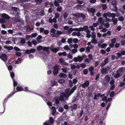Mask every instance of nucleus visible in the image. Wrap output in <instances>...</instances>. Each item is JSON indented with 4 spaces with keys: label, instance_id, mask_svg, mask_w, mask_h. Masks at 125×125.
<instances>
[{
    "label": "nucleus",
    "instance_id": "nucleus-1",
    "mask_svg": "<svg viewBox=\"0 0 125 125\" xmlns=\"http://www.w3.org/2000/svg\"><path fill=\"white\" fill-rule=\"evenodd\" d=\"M76 89V86H75L72 89L69 88L65 90V93L64 92L61 93L60 94V97H55L53 102L55 103V105L59 103V100L61 101H63L66 100H67L68 97Z\"/></svg>",
    "mask_w": 125,
    "mask_h": 125
},
{
    "label": "nucleus",
    "instance_id": "nucleus-2",
    "mask_svg": "<svg viewBox=\"0 0 125 125\" xmlns=\"http://www.w3.org/2000/svg\"><path fill=\"white\" fill-rule=\"evenodd\" d=\"M14 76L13 77V78H12L13 79V86L14 87V89H15V86H16L17 85V83L13 79V78H14ZM17 91L15 90H14V92H12L10 94L9 96L7 98H6L4 100V102H3V107L4 109V111H5V104L6 103V101L8 100V98H9L10 96H11L14 93L17 92L18 91H21L23 90V88H22V87L20 86H18L16 88ZM4 111L2 113H3Z\"/></svg>",
    "mask_w": 125,
    "mask_h": 125
},
{
    "label": "nucleus",
    "instance_id": "nucleus-3",
    "mask_svg": "<svg viewBox=\"0 0 125 125\" xmlns=\"http://www.w3.org/2000/svg\"><path fill=\"white\" fill-rule=\"evenodd\" d=\"M0 58L5 62L7 67L8 70L10 71V76L11 78H13V77L14 76V74L11 71L12 69V66L10 65L9 64H8L7 62H6L7 60V55L5 54H3L1 56H0Z\"/></svg>",
    "mask_w": 125,
    "mask_h": 125
},
{
    "label": "nucleus",
    "instance_id": "nucleus-4",
    "mask_svg": "<svg viewBox=\"0 0 125 125\" xmlns=\"http://www.w3.org/2000/svg\"><path fill=\"white\" fill-rule=\"evenodd\" d=\"M1 17L0 18V23H8L9 22L10 17L7 14L4 13L1 14Z\"/></svg>",
    "mask_w": 125,
    "mask_h": 125
},
{
    "label": "nucleus",
    "instance_id": "nucleus-5",
    "mask_svg": "<svg viewBox=\"0 0 125 125\" xmlns=\"http://www.w3.org/2000/svg\"><path fill=\"white\" fill-rule=\"evenodd\" d=\"M62 33V32L61 31H57L56 32V30L53 28L51 30V34L52 36L53 37L58 38L60 35Z\"/></svg>",
    "mask_w": 125,
    "mask_h": 125
},
{
    "label": "nucleus",
    "instance_id": "nucleus-6",
    "mask_svg": "<svg viewBox=\"0 0 125 125\" xmlns=\"http://www.w3.org/2000/svg\"><path fill=\"white\" fill-rule=\"evenodd\" d=\"M11 9V12H12V13L13 15L16 16L19 15L20 10L18 9L15 7H12Z\"/></svg>",
    "mask_w": 125,
    "mask_h": 125
},
{
    "label": "nucleus",
    "instance_id": "nucleus-7",
    "mask_svg": "<svg viewBox=\"0 0 125 125\" xmlns=\"http://www.w3.org/2000/svg\"><path fill=\"white\" fill-rule=\"evenodd\" d=\"M47 104L49 106L50 108L51 109L52 115H54L56 112L55 107L54 106H52L51 103L50 102H47Z\"/></svg>",
    "mask_w": 125,
    "mask_h": 125
},
{
    "label": "nucleus",
    "instance_id": "nucleus-8",
    "mask_svg": "<svg viewBox=\"0 0 125 125\" xmlns=\"http://www.w3.org/2000/svg\"><path fill=\"white\" fill-rule=\"evenodd\" d=\"M87 10L90 14L92 13V16H94L96 10L95 8H89L87 9Z\"/></svg>",
    "mask_w": 125,
    "mask_h": 125
},
{
    "label": "nucleus",
    "instance_id": "nucleus-9",
    "mask_svg": "<svg viewBox=\"0 0 125 125\" xmlns=\"http://www.w3.org/2000/svg\"><path fill=\"white\" fill-rule=\"evenodd\" d=\"M49 48L47 47H43L42 46H40L37 47V49L39 50H42L43 51H45L47 52V53H49Z\"/></svg>",
    "mask_w": 125,
    "mask_h": 125
},
{
    "label": "nucleus",
    "instance_id": "nucleus-10",
    "mask_svg": "<svg viewBox=\"0 0 125 125\" xmlns=\"http://www.w3.org/2000/svg\"><path fill=\"white\" fill-rule=\"evenodd\" d=\"M83 58L82 56L79 55L77 57H74L73 60L75 62H80L83 61Z\"/></svg>",
    "mask_w": 125,
    "mask_h": 125
},
{
    "label": "nucleus",
    "instance_id": "nucleus-11",
    "mask_svg": "<svg viewBox=\"0 0 125 125\" xmlns=\"http://www.w3.org/2000/svg\"><path fill=\"white\" fill-rule=\"evenodd\" d=\"M88 27L87 26H83V27H80L79 28H75V30L76 31H84L88 30Z\"/></svg>",
    "mask_w": 125,
    "mask_h": 125
},
{
    "label": "nucleus",
    "instance_id": "nucleus-12",
    "mask_svg": "<svg viewBox=\"0 0 125 125\" xmlns=\"http://www.w3.org/2000/svg\"><path fill=\"white\" fill-rule=\"evenodd\" d=\"M111 15V13L110 12H107L106 13H104L103 14V16L105 17L106 19V21H109L110 20L107 18V17H110Z\"/></svg>",
    "mask_w": 125,
    "mask_h": 125
},
{
    "label": "nucleus",
    "instance_id": "nucleus-13",
    "mask_svg": "<svg viewBox=\"0 0 125 125\" xmlns=\"http://www.w3.org/2000/svg\"><path fill=\"white\" fill-rule=\"evenodd\" d=\"M109 59L108 58H106L102 62L101 64V66L103 67L106 64L109 63Z\"/></svg>",
    "mask_w": 125,
    "mask_h": 125
},
{
    "label": "nucleus",
    "instance_id": "nucleus-14",
    "mask_svg": "<svg viewBox=\"0 0 125 125\" xmlns=\"http://www.w3.org/2000/svg\"><path fill=\"white\" fill-rule=\"evenodd\" d=\"M54 122V119L53 117H50V120L47 121L43 123H46L47 125H52Z\"/></svg>",
    "mask_w": 125,
    "mask_h": 125
},
{
    "label": "nucleus",
    "instance_id": "nucleus-15",
    "mask_svg": "<svg viewBox=\"0 0 125 125\" xmlns=\"http://www.w3.org/2000/svg\"><path fill=\"white\" fill-rule=\"evenodd\" d=\"M17 16H18L17 17H16L12 18V21H13L14 23L20 22L21 21V19L20 18L19 15ZM12 22H13V21H12Z\"/></svg>",
    "mask_w": 125,
    "mask_h": 125
},
{
    "label": "nucleus",
    "instance_id": "nucleus-16",
    "mask_svg": "<svg viewBox=\"0 0 125 125\" xmlns=\"http://www.w3.org/2000/svg\"><path fill=\"white\" fill-rule=\"evenodd\" d=\"M40 32L41 33H43L45 34H47L49 33L48 30H45L44 28H41L40 29Z\"/></svg>",
    "mask_w": 125,
    "mask_h": 125
},
{
    "label": "nucleus",
    "instance_id": "nucleus-17",
    "mask_svg": "<svg viewBox=\"0 0 125 125\" xmlns=\"http://www.w3.org/2000/svg\"><path fill=\"white\" fill-rule=\"evenodd\" d=\"M99 24L98 22L94 23L93 24L92 26H90L89 27V28H91V30L94 31L95 29V27L97 26Z\"/></svg>",
    "mask_w": 125,
    "mask_h": 125
},
{
    "label": "nucleus",
    "instance_id": "nucleus-18",
    "mask_svg": "<svg viewBox=\"0 0 125 125\" xmlns=\"http://www.w3.org/2000/svg\"><path fill=\"white\" fill-rule=\"evenodd\" d=\"M59 68L57 66H55L54 67L53 73L54 75H56L58 73Z\"/></svg>",
    "mask_w": 125,
    "mask_h": 125
},
{
    "label": "nucleus",
    "instance_id": "nucleus-19",
    "mask_svg": "<svg viewBox=\"0 0 125 125\" xmlns=\"http://www.w3.org/2000/svg\"><path fill=\"white\" fill-rule=\"evenodd\" d=\"M110 80V78L108 75L106 76L104 78V80L103 81L104 84L105 85L106 83H108Z\"/></svg>",
    "mask_w": 125,
    "mask_h": 125
},
{
    "label": "nucleus",
    "instance_id": "nucleus-20",
    "mask_svg": "<svg viewBox=\"0 0 125 125\" xmlns=\"http://www.w3.org/2000/svg\"><path fill=\"white\" fill-rule=\"evenodd\" d=\"M49 49H50L53 52L56 53L59 51V47H49Z\"/></svg>",
    "mask_w": 125,
    "mask_h": 125
},
{
    "label": "nucleus",
    "instance_id": "nucleus-21",
    "mask_svg": "<svg viewBox=\"0 0 125 125\" xmlns=\"http://www.w3.org/2000/svg\"><path fill=\"white\" fill-rule=\"evenodd\" d=\"M89 84V83L88 81H87L81 84V86H82L83 88H85L86 87L88 86Z\"/></svg>",
    "mask_w": 125,
    "mask_h": 125
},
{
    "label": "nucleus",
    "instance_id": "nucleus-22",
    "mask_svg": "<svg viewBox=\"0 0 125 125\" xmlns=\"http://www.w3.org/2000/svg\"><path fill=\"white\" fill-rule=\"evenodd\" d=\"M35 49H32L30 50H27L25 51V53L27 54H29L31 53L34 52L35 51Z\"/></svg>",
    "mask_w": 125,
    "mask_h": 125
},
{
    "label": "nucleus",
    "instance_id": "nucleus-23",
    "mask_svg": "<svg viewBox=\"0 0 125 125\" xmlns=\"http://www.w3.org/2000/svg\"><path fill=\"white\" fill-rule=\"evenodd\" d=\"M125 71V68L123 67L120 68L117 71V72L120 74L123 73Z\"/></svg>",
    "mask_w": 125,
    "mask_h": 125
},
{
    "label": "nucleus",
    "instance_id": "nucleus-24",
    "mask_svg": "<svg viewBox=\"0 0 125 125\" xmlns=\"http://www.w3.org/2000/svg\"><path fill=\"white\" fill-rule=\"evenodd\" d=\"M59 62L62 65H68V63L65 62L64 59L62 58L59 59Z\"/></svg>",
    "mask_w": 125,
    "mask_h": 125
},
{
    "label": "nucleus",
    "instance_id": "nucleus-25",
    "mask_svg": "<svg viewBox=\"0 0 125 125\" xmlns=\"http://www.w3.org/2000/svg\"><path fill=\"white\" fill-rule=\"evenodd\" d=\"M77 107V105L75 104H74L70 106L71 111L73 112L75 111Z\"/></svg>",
    "mask_w": 125,
    "mask_h": 125
},
{
    "label": "nucleus",
    "instance_id": "nucleus-26",
    "mask_svg": "<svg viewBox=\"0 0 125 125\" xmlns=\"http://www.w3.org/2000/svg\"><path fill=\"white\" fill-rule=\"evenodd\" d=\"M78 31L73 32L72 34V35L73 36H80L81 35L80 33L79 32L80 31Z\"/></svg>",
    "mask_w": 125,
    "mask_h": 125
},
{
    "label": "nucleus",
    "instance_id": "nucleus-27",
    "mask_svg": "<svg viewBox=\"0 0 125 125\" xmlns=\"http://www.w3.org/2000/svg\"><path fill=\"white\" fill-rule=\"evenodd\" d=\"M49 21L50 23H52L53 22L55 23L57 21V20L55 18H54L52 19L51 18H50L49 19Z\"/></svg>",
    "mask_w": 125,
    "mask_h": 125
},
{
    "label": "nucleus",
    "instance_id": "nucleus-28",
    "mask_svg": "<svg viewBox=\"0 0 125 125\" xmlns=\"http://www.w3.org/2000/svg\"><path fill=\"white\" fill-rule=\"evenodd\" d=\"M94 67L92 66L90 67L89 68V71L90 72V74L92 75H93L94 74Z\"/></svg>",
    "mask_w": 125,
    "mask_h": 125
},
{
    "label": "nucleus",
    "instance_id": "nucleus-29",
    "mask_svg": "<svg viewBox=\"0 0 125 125\" xmlns=\"http://www.w3.org/2000/svg\"><path fill=\"white\" fill-rule=\"evenodd\" d=\"M86 32L87 33L86 37L88 38H90L91 36V34L90 33V31L89 30H87L86 31Z\"/></svg>",
    "mask_w": 125,
    "mask_h": 125
},
{
    "label": "nucleus",
    "instance_id": "nucleus-30",
    "mask_svg": "<svg viewBox=\"0 0 125 125\" xmlns=\"http://www.w3.org/2000/svg\"><path fill=\"white\" fill-rule=\"evenodd\" d=\"M93 47V45L88 46L86 47V51L87 52H89L90 51V49L92 48Z\"/></svg>",
    "mask_w": 125,
    "mask_h": 125
},
{
    "label": "nucleus",
    "instance_id": "nucleus-31",
    "mask_svg": "<svg viewBox=\"0 0 125 125\" xmlns=\"http://www.w3.org/2000/svg\"><path fill=\"white\" fill-rule=\"evenodd\" d=\"M26 32H28L31 31L32 30L30 27L28 25L26 26Z\"/></svg>",
    "mask_w": 125,
    "mask_h": 125
},
{
    "label": "nucleus",
    "instance_id": "nucleus-32",
    "mask_svg": "<svg viewBox=\"0 0 125 125\" xmlns=\"http://www.w3.org/2000/svg\"><path fill=\"white\" fill-rule=\"evenodd\" d=\"M101 96V94H95L94 95V99L97 100L98 99L99 97Z\"/></svg>",
    "mask_w": 125,
    "mask_h": 125
},
{
    "label": "nucleus",
    "instance_id": "nucleus-33",
    "mask_svg": "<svg viewBox=\"0 0 125 125\" xmlns=\"http://www.w3.org/2000/svg\"><path fill=\"white\" fill-rule=\"evenodd\" d=\"M77 2L79 4H79L77 6H76L77 8H78L80 7L81 6H82L83 5H82L83 3V2L82 1H81L79 0H77Z\"/></svg>",
    "mask_w": 125,
    "mask_h": 125
},
{
    "label": "nucleus",
    "instance_id": "nucleus-34",
    "mask_svg": "<svg viewBox=\"0 0 125 125\" xmlns=\"http://www.w3.org/2000/svg\"><path fill=\"white\" fill-rule=\"evenodd\" d=\"M112 21L113 22L114 24H116L117 23V18H113L112 19Z\"/></svg>",
    "mask_w": 125,
    "mask_h": 125
},
{
    "label": "nucleus",
    "instance_id": "nucleus-35",
    "mask_svg": "<svg viewBox=\"0 0 125 125\" xmlns=\"http://www.w3.org/2000/svg\"><path fill=\"white\" fill-rule=\"evenodd\" d=\"M107 71V69L106 68L103 67L102 68L101 70V72L103 73H105Z\"/></svg>",
    "mask_w": 125,
    "mask_h": 125
},
{
    "label": "nucleus",
    "instance_id": "nucleus-36",
    "mask_svg": "<svg viewBox=\"0 0 125 125\" xmlns=\"http://www.w3.org/2000/svg\"><path fill=\"white\" fill-rule=\"evenodd\" d=\"M51 82L52 84V86H54L57 83L56 82L53 80H51Z\"/></svg>",
    "mask_w": 125,
    "mask_h": 125
},
{
    "label": "nucleus",
    "instance_id": "nucleus-37",
    "mask_svg": "<svg viewBox=\"0 0 125 125\" xmlns=\"http://www.w3.org/2000/svg\"><path fill=\"white\" fill-rule=\"evenodd\" d=\"M38 35L37 33V32L32 33L31 35V38H35Z\"/></svg>",
    "mask_w": 125,
    "mask_h": 125
},
{
    "label": "nucleus",
    "instance_id": "nucleus-38",
    "mask_svg": "<svg viewBox=\"0 0 125 125\" xmlns=\"http://www.w3.org/2000/svg\"><path fill=\"white\" fill-rule=\"evenodd\" d=\"M51 94V93L47 92L46 94V95L50 99L52 96Z\"/></svg>",
    "mask_w": 125,
    "mask_h": 125
},
{
    "label": "nucleus",
    "instance_id": "nucleus-39",
    "mask_svg": "<svg viewBox=\"0 0 125 125\" xmlns=\"http://www.w3.org/2000/svg\"><path fill=\"white\" fill-rule=\"evenodd\" d=\"M98 20L99 22L101 24H103L104 23V22L103 21V19L101 17L99 18Z\"/></svg>",
    "mask_w": 125,
    "mask_h": 125
},
{
    "label": "nucleus",
    "instance_id": "nucleus-40",
    "mask_svg": "<svg viewBox=\"0 0 125 125\" xmlns=\"http://www.w3.org/2000/svg\"><path fill=\"white\" fill-rule=\"evenodd\" d=\"M120 76V74L119 73H118L117 72H117L116 73H115L114 75V77L116 78H117L119 77Z\"/></svg>",
    "mask_w": 125,
    "mask_h": 125
},
{
    "label": "nucleus",
    "instance_id": "nucleus-41",
    "mask_svg": "<svg viewBox=\"0 0 125 125\" xmlns=\"http://www.w3.org/2000/svg\"><path fill=\"white\" fill-rule=\"evenodd\" d=\"M111 3L113 6H116L117 4V2L115 0H113L112 1H111Z\"/></svg>",
    "mask_w": 125,
    "mask_h": 125
},
{
    "label": "nucleus",
    "instance_id": "nucleus-42",
    "mask_svg": "<svg viewBox=\"0 0 125 125\" xmlns=\"http://www.w3.org/2000/svg\"><path fill=\"white\" fill-rule=\"evenodd\" d=\"M91 42L93 43L96 44L97 43V41L96 39L95 38L92 39L91 40Z\"/></svg>",
    "mask_w": 125,
    "mask_h": 125
},
{
    "label": "nucleus",
    "instance_id": "nucleus-43",
    "mask_svg": "<svg viewBox=\"0 0 125 125\" xmlns=\"http://www.w3.org/2000/svg\"><path fill=\"white\" fill-rule=\"evenodd\" d=\"M59 76L61 77L65 78L66 76V75L65 74L63 73H60L59 75Z\"/></svg>",
    "mask_w": 125,
    "mask_h": 125
},
{
    "label": "nucleus",
    "instance_id": "nucleus-44",
    "mask_svg": "<svg viewBox=\"0 0 125 125\" xmlns=\"http://www.w3.org/2000/svg\"><path fill=\"white\" fill-rule=\"evenodd\" d=\"M77 49H73L71 51V53L73 54L74 53H75L76 52H77Z\"/></svg>",
    "mask_w": 125,
    "mask_h": 125
},
{
    "label": "nucleus",
    "instance_id": "nucleus-45",
    "mask_svg": "<svg viewBox=\"0 0 125 125\" xmlns=\"http://www.w3.org/2000/svg\"><path fill=\"white\" fill-rule=\"evenodd\" d=\"M73 39L72 38H70L69 39H68L67 42L69 44L73 42Z\"/></svg>",
    "mask_w": 125,
    "mask_h": 125
},
{
    "label": "nucleus",
    "instance_id": "nucleus-46",
    "mask_svg": "<svg viewBox=\"0 0 125 125\" xmlns=\"http://www.w3.org/2000/svg\"><path fill=\"white\" fill-rule=\"evenodd\" d=\"M73 29L72 28H70L69 30H68V34L69 35L73 31Z\"/></svg>",
    "mask_w": 125,
    "mask_h": 125
},
{
    "label": "nucleus",
    "instance_id": "nucleus-47",
    "mask_svg": "<svg viewBox=\"0 0 125 125\" xmlns=\"http://www.w3.org/2000/svg\"><path fill=\"white\" fill-rule=\"evenodd\" d=\"M58 82L60 84H62L65 82V80L63 79H60L58 80Z\"/></svg>",
    "mask_w": 125,
    "mask_h": 125
},
{
    "label": "nucleus",
    "instance_id": "nucleus-48",
    "mask_svg": "<svg viewBox=\"0 0 125 125\" xmlns=\"http://www.w3.org/2000/svg\"><path fill=\"white\" fill-rule=\"evenodd\" d=\"M4 48L7 49L8 50H10L12 49L13 48L12 46H5Z\"/></svg>",
    "mask_w": 125,
    "mask_h": 125
},
{
    "label": "nucleus",
    "instance_id": "nucleus-49",
    "mask_svg": "<svg viewBox=\"0 0 125 125\" xmlns=\"http://www.w3.org/2000/svg\"><path fill=\"white\" fill-rule=\"evenodd\" d=\"M36 94H37L38 95H39L40 96H41L42 98V99H43V100L44 101H46V99H45V98L44 97V95H43V94H37L36 93Z\"/></svg>",
    "mask_w": 125,
    "mask_h": 125
},
{
    "label": "nucleus",
    "instance_id": "nucleus-50",
    "mask_svg": "<svg viewBox=\"0 0 125 125\" xmlns=\"http://www.w3.org/2000/svg\"><path fill=\"white\" fill-rule=\"evenodd\" d=\"M59 2L55 0L54 2V5L55 6L58 7L59 6Z\"/></svg>",
    "mask_w": 125,
    "mask_h": 125
},
{
    "label": "nucleus",
    "instance_id": "nucleus-51",
    "mask_svg": "<svg viewBox=\"0 0 125 125\" xmlns=\"http://www.w3.org/2000/svg\"><path fill=\"white\" fill-rule=\"evenodd\" d=\"M101 6L102 7L103 10H105L107 7V6L105 4H103Z\"/></svg>",
    "mask_w": 125,
    "mask_h": 125
},
{
    "label": "nucleus",
    "instance_id": "nucleus-52",
    "mask_svg": "<svg viewBox=\"0 0 125 125\" xmlns=\"http://www.w3.org/2000/svg\"><path fill=\"white\" fill-rule=\"evenodd\" d=\"M59 55L60 56L63 55L65 56L66 55V53L65 52H64L62 53H59Z\"/></svg>",
    "mask_w": 125,
    "mask_h": 125
},
{
    "label": "nucleus",
    "instance_id": "nucleus-53",
    "mask_svg": "<svg viewBox=\"0 0 125 125\" xmlns=\"http://www.w3.org/2000/svg\"><path fill=\"white\" fill-rule=\"evenodd\" d=\"M81 17L83 19L85 18V17L84 14L80 13L79 16V18Z\"/></svg>",
    "mask_w": 125,
    "mask_h": 125
},
{
    "label": "nucleus",
    "instance_id": "nucleus-54",
    "mask_svg": "<svg viewBox=\"0 0 125 125\" xmlns=\"http://www.w3.org/2000/svg\"><path fill=\"white\" fill-rule=\"evenodd\" d=\"M20 0V2L21 3H24L30 0Z\"/></svg>",
    "mask_w": 125,
    "mask_h": 125
},
{
    "label": "nucleus",
    "instance_id": "nucleus-55",
    "mask_svg": "<svg viewBox=\"0 0 125 125\" xmlns=\"http://www.w3.org/2000/svg\"><path fill=\"white\" fill-rule=\"evenodd\" d=\"M40 15L42 16H43L45 15V13L43 10H41L40 13Z\"/></svg>",
    "mask_w": 125,
    "mask_h": 125
},
{
    "label": "nucleus",
    "instance_id": "nucleus-56",
    "mask_svg": "<svg viewBox=\"0 0 125 125\" xmlns=\"http://www.w3.org/2000/svg\"><path fill=\"white\" fill-rule=\"evenodd\" d=\"M20 39H21L20 41L21 43L22 44H24L25 42V40L22 38H21Z\"/></svg>",
    "mask_w": 125,
    "mask_h": 125
},
{
    "label": "nucleus",
    "instance_id": "nucleus-57",
    "mask_svg": "<svg viewBox=\"0 0 125 125\" xmlns=\"http://www.w3.org/2000/svg\"><path fill=\"white\" fill-rule=\"evenodd\" d=\"M35 2L37 4H41L42 2V0H35Z\"/></svg>",
    "mask_w": 125,
    "mask_h": 125
},
{
    "label": "nucleus",
    "instance_id": "nucleus-58",
    "mask_svg": "<svg viewBox=\"0 0 125 125\" xmlns=\"http://www.w3.org/2000/svg\"><path fill=\"white\" fill-rule=\"evenodd\" d=\"M80 13H73V15L76 17L77 18L79 19V16Z\"/></svg>",
    "mask_w": 125,
    "mask_h": 125
},
{
    "label": "nucleus",
    "instance_id": "nucleus-59",
    "mask_svg": "<svg viewBox=\"0 0 125 125\" xmlns=\"http://www.w3.org/2000/svg\"><path fill=\"white\" fill-rule=\"evenodd\" d=\"M107 31V29L105 28H103L102 29L100 30V32H106Z\"/></svg>",
    "mask_w": 125,
    "mask_h": 125
},
{
    "label": "nucleus",
    "instance_id": "nucleus-60",
    "mask_svg": "<svg viewBox=\"0 0 125 125\" xmlns=\"http://www.w3.org/2000/svg\"><path fill=\"white\" fill-rule=\"evenodd\" d=\"M96 37V35L95 33L93 32L92 35V39L95 38Z\"/></svg>",
    "mask_w": 125,
    "mask_h": 125
},
{
    "label": "nucleus",
    "instance_id": "nucleus-61",
    "mask_svg": "<svg viewBox=\"0 0 125 125\" xmlns=\"http://www.w3.org/2000/svg\"><path fill=\"white\" fill-rule=\"evenodd\" d=\"M73 41L74 43H76L78 42V40L77 38H74L73 39Z\"/></svg>",
    "mask_w": 125,
    "mask_h": 125
},
{
    "label": "nucleus",
    "instance_id": "nucleus-62",
    "mask_svg": "<svg viewBox=\"0 0 125 125\" xmlns=\"http://www.w3.org/2000/svg\"><path fill=\"white\" fill-rule=\"evenodd\" d=\"M42 36L41 35H39L37 38V39L38 41H39L41 39H42Z\"/></svg>",
    "mask_w": 125,
    "mask_h": 125
},
{
    "label": "nucleus",
    "instance_id": "nucleus-63",
    "mask_svg": "<svg viewBox=\"0 0 125 125\" xmlns=\"http://www.w3.org/2000/svg\"><path fill=\"white\" fill-rule=\"evenodd\" d=\"M117 55L118 56L116 57L117 59L119 58L122 55L121 53L119 52H118L117 53Z\"/></svg>",
    "mask_w": 125,
    "mask_h": 125
},
{
    "label": "nucleus",
    "instance_id": "nucleus-64",
    "mask_svg": "<svg viewBox=\"0 0 125 125\" xmlns=\"http://www.w3.org/2000/svg\"><path fill=\"white\" fill-rule=\"evenodd\" d=\"M86 66V64L84 63H82L80 65V67L83 68H84Z\"/></svg>",
    "mask_w": 125,
    "mask_h": 125
}]
</instances>
